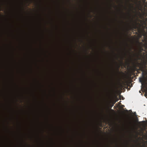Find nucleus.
Masks as SVG:
<instances>
[{
  "instance_id": "f257e3e1",
  "label": "nucleus",
  "mask_w": 147,
  "mask_h": 147,
  "mask_svg": "<svg viewBox=\"0 0 147 147\" xmlns=\"http://www.w3.org/2000/svg\"><path fill=\"white\" fill-rule=\"evenodd\" d=\"M146 0L139 1L140 13V28L138 30L139 37L142 39V42L139 43L138 58L142 61V66L141 71L144 79V87L147 90V1Z\"/></svg>"
},
{
  "instance_id": "f03ea898",
  "label": "nucleus",
  "mask_w": 147,
  "mask_h": 147,
  "mask_svg": "<svg viewBox=\"0 0 147 147\" xmlns=\"http://www.w3.org/2000/svg\"><path fill=\"white\" fill-rule=\"evenodd\" d=\"M144 96H145V97H146V98H147V92L146 93H145L144 94Z\"/></svg>"
}]
</instances>
